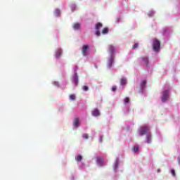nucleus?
I'll return each mask as SVG.
<instances>
[{"label":"nucleus","instance_id":"1","mask_svg":"<svg viewBox=\"0 0 180 180\" xmlns=\"http://www.w3.org/2000/svg\"><path fill=\"white\" fill-rule=\"evenodd\" d=\"M139 136H144L145 134L146 135V140H147V143L148 144H151V134L148 131H150V128L148 127V126L146 125H143L142 127H141L139 129H138Z\"/></svg>","mask_w":180,"mask_h":180},{"label":"nucleus","instance_id":"2","mask_svg":"<svg viewBox=\"0 0 180 180\" xmlns=\"http://www.w3.org/2000/svg\"><path fill=\"white\" fill-rule=\"evenodd\" d=\"M153 50L154 51H158L160 47H161V43L157 39H153Z\"/></svg>","mask_w":180,"mask_h":180},{"label":"nucleus","instance_id":"3","mask_svg":"<svg viewBox=\"0 0 180 180\" xmlns=\"http://www.w3.org/2000/svg\"><path fill=\"white\" fill-rule=\"evenodd\" d=\"M82 53L84 57H86V56L89 55V46L88 45H83L82 49Z\"/></svg>","mask_w":180,"mask_h":180},{"label":"nucleus","instance_id":"4","mask_svg":"<svg viewBox=\"0 0 180 180\" xmlns=\"http://www.w3.org/2000/svg\"><path fill=\"white\" fill-rule=\"evenodd\" d=\"M108 52L109 53L110 57H115V46L113 45L110 44L108 47Z\"/></svg>","mask_w":180,"mask_h":180},{"label":"nucleus","instance_id":"5","mask_svg":"<svg viewBox=\"0 0 180 180\" xmlns=\"http://www.w3.org/2000/svg\"><path fill=\"white\" fill-rule=\"evenodd\" d=\"M168 90H165V91H163L161 97L162 101L167 102V101H168Z\"/></svg>","mask_w":180,"mask_h":180},{"label":"nucleus","instance_id":"6","mask_svg":"<svg viewBox=\"0 0 180 180\" xmlns=\"http://www.w3.org/2000/svg\"><path fill=\"white\" fill-rule=\"evenodd\" d=\"M78 70V66L75 67V85L77 86L78 85L79 79H78V73H77V70Z\"/></svg>","mask_w":180,"mask_h":180},{"label":"nucleus","instance_id":"7","mask_svg":"<svg viewBox=\"0 0 180 180\" xmlns=\"http://www.w3.org/2000/svg\"><path fill=\"white\" fill-rule=\"evenodd\" d=\"M115 56H110V58L108 59V68H110L112 67V65H113V58Z\"/></svg>","mask_w":180,"mask_h":180},{"label":"nucleus","instance_id":"8","mask_svg":"<svg viewBox=\"0 0 180 180\" xmlns=\"http://www.w3.org/2000/svg\"><path fill=\"white\" fill-rule=\"evenodd\" d=\"M93 116H95V117H98V116L101 115V112H99V110L98 108H96L92 113Z\"/></svg>","mask_w":180,"mask_h":180},{"label":"nucleus","instance_id":"9","mask_svg":"<svg viewBox=\"0 0 180 180\" xmlns=\"http://www.w3.org/2000/svg\"><path fill=\"white\" fill-rule=\"evenodd\" d=\"M61 54H63V51L59 49H58V50L56 51L55 57H56V58H59V57L61 56Z\"/></svg>","mask_w":180,"mask_h":180},{"label":"nucleus","instance_id":"10","mask_svg":"<svg viewBox=\"0 0 180 180\" xmlns=\"http://www.w3.org/2000/svg\"><path fill=\"white\" fill-rule=\"evenodd\" d=\"M142 63H144L146 67H148V57H143L141 58Z\"/></svg>","mask_w":180,"mask_h":180},{"label":"nucleus","instance_id":"11","mask_svg":"<svg viewBox=\"0 0 180 180\" xmlns=\"http://www.w3.org/2000/svg\"><path fill=\"white\" fill-rule=\"evenodd\" d=\"M81 27V24L76 22L73 25V28L75 29V30H79V29H80Z\"/></svg>","mask_w":180,"mask_h":180},{"label":"nucleus","instance_id":"12","mask_svg":"<svg viewBox=\"0 0 180 180\" xmlns=\"http://www.w3.org/2000/svg\"><path fill=\"white\" fill-rule=\"evenodd\" d=\"M73 124L75 127H78V126H79V120L78 118H75Z\"/></svg>","mask_w":180,"mask_h":180},{"label":"nucleus","instance_id":"13","mask_svg":"<svg viewBox=\"0 0 180 180\" xmlns=\"http://www.w3.org/2000/svg\"><path fill=\"white\" fill-rule=\"evenodd\" d=\"M127 83V80L126 79V78L121 79L120 80L121 85H126Z\"/></svg>","mask_w":180,"mask_h":180},{"label":"nucleus","instance_id":"14","mask_svg":"<svg viewBox=\"0 0 180 180\" xmlns=\"http://www.w3.org/2000/svg\"><path fill=\"white\" fill-rule=\"evenodd\" d=\"M108 33H109V29H108V27H105L102 30V34H108Z\"/></svg>","mask_w":180,"mask_h":180},{"label":"nucleus","instance_id":"15","mask_svg":"<svg viewBox=\"0 0 180 180\" xmlns=\"http://www.w3.org/2000/svg\"><path fill=\"white\" fill-rule=\"evenodd\" d=\"M101 27H102V23L98 22V23L96 25V30H99V29H101Z\"/></svg>","mask_w":180,"mask_h":180},{"label":"nucleus","instance_id":"16","mask_svg":"<svg viewBox=\"0 0 180 180\" xmlns=\"http://www.w3.org/2000/svg\"><path fill=\"white\" fill-rule=\"evenodd\" d=\"M146 84H147V81H146V80L142 81L141 83V87L142 89L144 88L146 86Z\"/></svg>","mask_w":180,"mask_h":180},{"label":"nucleus","instance_id":"17","mask_svg":"<svg viewBox=\"0 0 180 180\" xmlns=\"http://www.w3.org/2000/svg\"><path fill=\"white\" fill-rule=\"evenodd\" d=\"M134 153H138L139 152V146H135L133 148H132Z\"/></svg>","mask_w":180,"mask_h":180},{"label":"nucleus","instance_id":"18","mask_svg":"<svg viewBox=\"0 0 180 180\" xmlns=\"http://www.w3.org/2000/svg\"><path fill=\"white\" fill-rule=\"evenodd\" d=\"M61 13V11L59 9H56L55 11V15L56 16H60V14Z\"/></svg>","mask_w":180,"mask_h":180},{"label":"nucleus","instance_id":"19","mask_svg":"<svg viewBox=\"0 0 180 180\" xmlns=\"http://www.w3.org/2000/svg\"><path fill=\"white\" fill-rule=\"evenodd\" d=\"M82 160V156L81 155H79L76 157V161L79 162Z\"/></svg>","mask_w":180,"mask_h":180},{"label":"nucleus","instance_id":"20","mask_svg":"<svg viewBox=\"0 0 180 180\" xmlns=\"http://www.w3.org/2000/svg\"><path fill=\"white\" fill-rule=\"evenodd\" d=\"M124 104L129 103L130 102V98L129 97H126L124 100Z\"/></svg>","mask_w":180,"mask_h":180},{"label":"nucleus","instance_id":"21","mask_svg":"<svg viewBox=\"0 0 180 180\" xmlns=\"http://www.w3.org/2000/svg\"><path fill=\"white\" fill-rule=\"evenodd\" d=\"M103 161V160H102L101 158H97V162H98V164H102Z\"/></svg>","mask_w":180,"mask_h":180},{"label":"nucleus","instance_id":"22","mask_svg":"<svg viewBox=\"0 0 180 180\" xmlns=\"http://www.w3.org/2000/svg\"><path fill=\"white\" fill-rule=\"evenodd\" d=\"M70 99L71 101H75V95H74V94L70 95Z\"/></svg>","mask_w":180,"mask_h":180},{"label":"nucleus","instance_id":"23","mask_svg":"<svg viewBox=\"0 0 180 180\" xmlns=\"http://www.w3.org/2000/svg\"><path fill=\"white\" fill-rule=\"evenodd\" d=\"M83 139H86L87 140V139L89 138V136H88V134H83L82 135Z\"/></svg>","mask_w":180,"mask_h":180},{"label":"nucleus","instance_id":"24","mask_svg":"<svg viewBox=\"0 0 180 180\" xmlns=\"http://www.w3.org/2000/svg\"><path fill=\"white\" fill-rule=\"evenodd\" d=\"M82 89L83 91H88L89 88L88 87V86H83Z\"/></svg>","mask_w":180,"mask_h":180},{"label":"nucleus","instance_id":"25","mask_svg":"<svg viewBox=\"0 0 180 180\" xmlns=\"http://www.w3.org/2000/svg\"><path fill=\"white\" fill-rule=\"evenodd\" d=\"M117 89V87L116 86H113L112 87V92H116V90Z\"/></svg>","mask_w":180,"mask_h":180},{"label":"nucleus","instance_id":"26","mask_svg":"<svg viewBox=\"0 0 180 180\" xmlns=\"http://www.w3.org/2000/svg\"><path fill=\"white\" fill-rule=\"evenodd\" d=\"M96 35H97V36H101V32L99 31V30H96Z\"/></svg>","mask_w":180,"mask_h":180},{"label":"nucleus","instance_id":"27","mask_svg":"<svg viewBox=\"0 0 180 180\" xmlns=\"http://www.w3.org/2000/svg\"><path fill=\"white\" fill-rule=\"evenodd\" d=\"M139 47V44L136 43L133 46L132 49H137Z\"/></svg>","mask_w":180,"mask_h":180},{"label":"nucleus","instance_id":"28","mask_svg":"<svg viewBox=\"0 0 180 180\" xmlns=\"http://www.w3.org/2000/svg\"><path fill=\"white\" fill-rule=\"evenodd\" d=\"M171 172H172V174L173 175V176H175V170L172 169Z\"/></svg>","mask_w":180,"mask_h":180},{"label":"nucleus","instance_id":"29","mask_svg":"<svg viewBox=\"0 0 180 180\" xmlns=\"http://www.w3.org/2000/svg\"><path fill=\"white\" fill-rule=\"evenodd\" d=\"M102 139H103V137L101 136V137H100V143H102Z\"/></svg>","mask_w":180,"mask_h":180},{"label":"nucleus","instance_id":"30","mask_svg":"<svg viewBox=\"0 0 180 180\" xmlns=\"http://www.w3.org/2000/svg\"><path fill=\"white\" fill-rule=\"evenodd\" d=\"M179 164H180V160H179Z\"/></svg>","mask_w":180,"mask_h":180},{"label":"nucleus","instance_id":"31","mask_svg":"<svg viewBox=\"0 0 180 180\" xmlns=\"http://www.w3.org/2000/svg\"><path fill=\"white\" fill-rule=\"evenodd\" d=\"M158 172H160V169H158Z\"/></svg>","mask_w":180,"mask_h":180}]
</instances>
